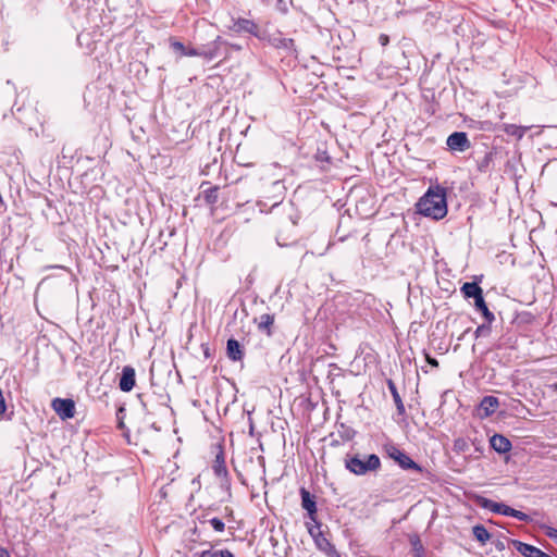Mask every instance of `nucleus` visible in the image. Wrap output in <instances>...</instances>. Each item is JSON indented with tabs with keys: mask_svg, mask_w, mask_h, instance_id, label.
<instances>
[{
	"mask_svg": "<svg viewBox=\"0 0 557 557\" xmlns=\"http://www.w3.org/2000/svg\"><path fill=\"white\" fill-rule=\"evenodd\" d=\"M420 214L442 220L447 214L446 189L441 185L430 186L426 193L417 202Z\"/></svg>",
	"mask_w": 557,
	"mask_h": 557,
	"instance_id": "nucleus-1",
	"label": "nucleus"
},
{
	"mask_svg": "<svg viewBox=\"0 0 557 557\" xmlns=\"http://www.w3.org/2000/svg\"><path fill=\"white\" fill-rule=\"evenodd\" d=\"M345 467L356 475H364L369 472L377 471L381 468V460L375 454H370L363 458L359 455H347L345 458Z\"/></svg>",
	"mask_w": 557,
	"mask_h": 557,
	"instance_id": "nucleus-2",
	"label": "nucleus"
},
{
	"mask_svg": "<svg viewBox=\"0 0 557 557\" xmlns=\"http://www.w3.org/2000/svg\"><path fill=\"white\" fill-rule=\"evenodd\" d=\"M258 39L262 42H267L269 46L275 49L285 51L289 55H297V49L294 39L285 38L280 30L270 33L268 29H262Z\"/></svg>",
	"mask_w": 557,
	"mask_h": 557,
	"instance_id": "nucleus-3",
	"label": "nucleus"
},
{
	"mask_svg": "<svg viewBox=\"0 0 557 557\" xmlns=\"http://www.w3.org/2000/svg\"><path fill=\"white\" fill-rule=\"evenodd\" d=\"M212 470L220 479V486L225 490H230L231 487V480L228 475V471L225 463V456L222 448L219 449L218 454L215 455V459L212 465Z\"/></svg>",
	"mask_w": 557,
	"mask_h": 557,
	"instance_id": "nucleus-4",
	"label": "nucleus"
},
{
	"mask_svg": "<svg viewBox=\"0 0 557 557\" xmlns=\"http://www.w3.org/2000/svg\"><path fill=\"white\" fill-rule=\"evenodd\" d=\"M51 407L62 420L72 419L76 412L75 403L70 398H54Z\"/></svg>",
	"mask_w": 557,
	"mask_h": 557,
	"instance_id": "nucleus-5",
	"label": "nucleus"
},
{
	"mask_svg": "<svg viewBox=\"0 0 557 557\" xmlns=\"http://www.w3.org/2000/svg\"><path fill=\"white\" fill-rule=\"evenodd\" d=\"M446 145L451 151L463 152L471 147V143L465 132H454L447 137Z\"/></svg>",
	"mask_w": 557,
	"mask_h": 557,
	"instance_id": "nucleus-6",
	"label": "nucleus"
},
{
	"mask_svg": "<svg viewBox=\"0 0 557 557\" xmlns=\"http://www.w3.org/2000/svg\"><path fill=\"white\" fill-rule=\"evenodd\" d=\"M389 457L405 470L422 471V468L416 461H413L405 451L396 447H392L389 450Z\"/></svg>",
	"mask_w": 557,
	"mask_h": 557,
	"instance_id": "nucleus-7",
	"label": "nucleus"
},
{
	"mask_svg": "<svg viewBox=\"0 0 557 557\" xmlns=\"http://www.w3.org/2000/svg\"><path fill=\"white\" fill-rule=\"evenodd\" d=\"M233 29L237 33H247L259 38L262 28L259 27L253 21L248 18H238L234 22Z\"/></svg>",
	"mask_w": 557,
	"mask_h": 557,
	"instance_id": "nucleus-8",
	"label": "nucleus"
},
{
	"mask_svg": "<svg viewBox=\"0 0 557 557\" xmlns=\"http://www.w3.org/2000/svg\"><path fill=\"white\" fill-rule=\"evenodd\" d=\"M135 377H136L135 369L131 366H125L122 369L121 377L119 381L120 389L125 393L131 392L134 388L135 383H136Z\"/></svg>",
	"mask_w": 557,
	"mask_h": 557,
	"instance_id": "nucleus-9",
	"label": "nucleus"
},
{
	"mask_svg": "<svg viewBox=\"0 0 557 557\" xmlns=\"http://www.w3.org/2000/svg\"><path fill=\"white\" fill-rule=\"evenodd\" d=\"M300 496H301V506L305 510H307L310 519L312 521H315L317 517V504L314 500V496L310 494L309 491H307L305 487L300 488Z\"/></svg>",
	"mask_w": 557,
	"mask_h": 557,
	"instance_id": "nucleus-10",
	"label": "nucleus"
},
{
	"mask_svg": "<svg viewBox=\"0 0 557 557\" xmlns=\"http://www.w3.org/2000/svg\"><path fill=\"white\" fill-rule=\"evenodd\" d=\"M226 356L232 361H242L245 352L243 346L235 338H228L226 343Z\"/></svg>",
	"mask_w": 557,
	"mask_h": 557,
	"instance_id": "nucleus-11",
	"label": "nucleus"
},
{
	"mask_svg": "<svg viewBox=\"0 0 557 557\" xmlns=\"http://www.w3.org/2000/svg\"><path fill=\"white\" fill-rule=\"evenodd\" d=\"M490 445L498 454H506L510 451L512 447L511 442L502 434H494L490 438Z\"/></svg>",
	"mask_w": 557,
	"mask_h": 557,
	"instance_id": "nucleus-12",
	"label": "nucleus"
},
{
	"mask_svg": "<svg viewBox=\"0 0 557 557\" xmlns=\"http://www.w3.org/2000/svg\"><path fill=\"white\" fill-rule=\"evenodd\" d=\"M499 406V400L495 396H484L479 405V410L482 411V417L492 416Z\"/></svg>",
	"mask_w": 557,
	"mask_h": 557,
	"instance_id": "nucleus-13",
	"label": "nucleus"
},
{
	"mask_svg": "<svg viewBox=\"0 0 557 557\" xmlns=\"http://www.w3.org/2000/svg\"><path fill=\"white\" fill-rule=\"evenodd\" d=\"M221 45H222L221 38L216 37V39L214 41H212L211 44H209L207 46H201L200 47L201 57L207 60L215 59L216 57L220 55L219 50H220Z\"/></svg>",
	"mask_w": 557,
	"mask_h": 557,
	"instance_id": "nucleus-14",
	"label": "nucleus"
},
{
	"mask_svg": "<svg viewBox=\"0 0 557 557\" xmlns=\"http://www.w3.org/2000/svg\"><path fill=\"white\" fill-rule=\"evenodd\" d=\"M465 298H473L474 301L483 296V290L476 282H466L461 286Z\"/></svg>",
	"mask_w": 557,
	"mask_h": 557,
	"instance_id": "nucleus-15",
	"label": "nucleus"
},
{
	"mask_svg": "<svg viewBox=\"0 0 557 557\" xmlns=\"http://www.w3.org/2000/svg\"><path fill=\"white\" fill-rule=\"evenodd\" d=\"M387 387L392 394L398 414H405V406L393 380H387Z\"/></svg>",
	"mask_w": 557,
	"mask_h": 557,
	"instance_id": "nucleus-16",
	"label": "nucleus"
},
{
	"mask_svg": "<svg viewBox=\"0 0 557 557\" xmlns=\"http://www.w3.org/2000/svg\"><path fill=\"white\" fill-rule=\"evenodd\" d=\"M474 306H475V309L481 312V314L483 315V318L486 322L493 323L495 321V315L488 309L483 296L474 301Z\"/></svg>",
	"mask_w": 557,
	"mask_h": 557,
	"instance_id": "nucleus-17",
	"label": "nucleus"
},
{
	"mask_svg": "<svg viewBox=\"0 0 557 557\" xmlns=\"http://www.w3.org/2000/svg\"><path fill=\"white\" fill-rule=\"evenodd\" d=\"M274 324V315L264 313L260 315L258 322V329L261 332H264L268 336L272 335V326Z\"/></svg>",
	"mask_w": 557,
	"mask_h": 557,
	"instance_id": "nucleus-18",
	"label": "nucleus"
},
{
	"mask_svg": "<svg viewBox=\"0 0 557 557\" xmlns=\"http://www.w3.org/2000/svg\"><path fill=\"white\" fill-rule=\"evenodd\" d=\"M475 502L479 507L490 510L494 513H498L499 509L502 508L500 507L502 503L494 502V500L483 497V496H478Z\"/></svg>",
	"mask_w": 557,
	"mask_h": 557,
	"instance_id": "nucleus-19",
	"label": "nucleus"
},
{
	"mask_svg": "<svg viewBox=\"0 0 557 557\" xmlns=\"http://www.w3.org/2000/svg\"><path fill=\"white\" fill-rule=\"evenodd\" d=\"M495 154H496L495 151L490 150L483 156L482 159L478 160V162H476L478 171L481 173H486L492 166Z\"/></svg>",
	"mask_w": 557,
	"mask_h": 557,
	"instance_id": "nucleus-20",
	"label": "nucleus"
},
{
	"mask_svg": "<svg viewBox=\"0 0 557 557\" xmlns=\"http://www.w3.org/2000/svg\"><path fill=\"white\" fill-rule=\"evenodd\" d=\"M315 547L323 552L325 555H327L331 549H333L335 546L324 536L323 533H317V536H314L313 540Z\"/></svg>",
	"mask_w": 557,
	"mask_h": 557,
	"instance_id": "nucleus-21",
	"label": "nucleus"
},
{
	"mask_svg": "<svg viewBox=\"0 0 557 557\" xmlns=\"http://www.w3.org/2000/svg\"><path fill=\"white\" fill-rule=\"evenodd\" d=\"M472 533L475 540L481 544H485L491 539L490 532L482 524L474 525L472 528Z\"/></svg>",
	"mask_w": 557,
	"mask_h": 557,
	"instance_id": "nucleus-22",
	"label": "nucleus"
},
{
	"mask_svg": "<svg viewBox=\"0 0 557 557\" xmlns=\"http://www.w3.org/2000/svg\"><path fill=\"white\" fill-rule=\"evenodd\" d=\"M219 186H211L202 191V197L208 205H214L219 200Z\"/></svg>",
	"mask_w": 557,
	"mask_h": 557,
	"instance_id": "nucleus-23",
	"label": "nucleus"
},
{
	"mask_svg": "<svg viewBox=\"0 0 557 557\" xmlns=\"http://www.w3.org/2000/svg\"><path fill=\"white\" fill-rule=\"evenodd\" d=\"M194 557H234V554L228 549H207L201 553L195 554Z\"/></svg>",
	"mask_w": 557,
	"mask_h": 557,
	"instance_id": "nucleus-24",
	"label": "nucleus"
},
{
	"mask_svg": "<svg viewBox=\"0 0 557 557\" xmlns=\"http://www.w3.org/2000/svg\"><path fill=\"white\" fill-rule=\"evenodd\" d=\"M469 447H470L469 440H467L465 437H457L454 440L453 450L456 454H465L469 450Z\"/></svg>",
	"mask_w": 557,
	"mask_h": 557,
	"instance_id": "nucleus-25",
	"label": "nucleus"
},
{
	"mask_svg": "<svg viewBox=\"0 0 557 557\" xmlns=\"http://www.w3.org/2000/svg\"><path fill=\"white\" fill-rule=\"evenodd\" d=\"M410 544L412 546V552L414 557H424V547L421 543V540L418 535H413L410 537Z\"/></svg>",
	"mask_w": 557,
	"mask_h": 557,
	"instance_id": "nucleus-26",
	"label": "nucleus"
},
{
	"mask_svg": "<svg viewBox=\"0 0 557 557\" xmlns=\"http://www.w3.org/2000/svg\"><path fill=\"white\" fill-rule=\"evenodd\" d=\"M469 443H471V445L474 447V451L476 453V455H474V456L471 455L470 457L473 459L480 458V456L483 454V449H484L483 441L475 436L473 438H470Z\"/></svg>",
	"mask_w": 557,
	"mask_h": 557,
	"instance_id": "nucleus-27",
	"label": "nucleus"
},
{
	"mask_svg": "<svg viewBox=\"0 0 557 557\" xmlns=\"http://www.w3.org/2000/svg\"><path fill=\"white\" fill-rule=\"evenodd\" d=\"M170 47L172 50L180 54V57H184L186 52V47L183 42L176 40L175 38H170Z\"/></svg>",
	"mask_w": 557,
	"mask_h": 557,
	"instance_id": "nucleus-28",
	"label": "nucleus"
},
{
	"mask_svg": "<svg viewBox=\"0 0 557 557\" xmlns=\"http://www.w3.org/2000/svg\"><path fill=\"white\" fill-rule=\"evenodd\" d=\"M491 325H492V323H488L486 321H485V323L479 325L474 332L475 337L488 336L492 331Z\"/></svg>",
	"mask_w": 557,
	"mask_h": 557,
	"instance_id": "nucleus-29",
	"label": "nucleus"
},
{
	"mask_svg": "<svg viewBox=\"0 0 557 557\" xmlns=\"http://www.w3.org/2000/svg\"><path fill=\"white\" fill-rule=\"evenodd\" d=\"M313 522H314V524L307 523V529H308L310 536L314 540V536H317V533H323V532L321 531V523L318 522L317 520Z\"/></svg>",
	"mask_w": 557,
	"mask_h": 557,
	"instance_id": "nucleus-30",
	"label": "nucleus"
},
{
	"mask_svg": "<svg viewBox=\"0 0 557 557\" xmlns=\"http://www.w3.org/2000/svg\"><path fill=\"white\" fill-rule=\"evenodd\" d=\"M209 522L216 532H223L225 529L224 522L219 518H212L209 520Z\"/></svg>",
	"mask_w": 557,
	"mask_h": 557,
	"instance_id": "nucleus-31",
	"label": "nucleus"
},
{
	"mask_svg": "<svg viewBox=\"0 0 557 557\" xmlns=\"http://www.w3.org/2000/svg\"><path fill=\"white\" fill-rule=\"evenodd\" d=\"M290 1H288V0H276L275 8L280 13L286 14L288 12V3Z\"/></svg>",
	"mask_w": 557,
	"mask_h": 557,
	"instance_id": "nucleus-32",
	"label": "nucleus"
},
{
	"mask_svg": "<svg viewBox=\"0 0 557 557\" xmlns=\"http://www.w3.org/2000/svg\"><path fill=\"white\" fill-rule=\"evenodd\" d=\"M544 534L554 540L557 544V529L553 528V527H549V525H545L544 527Z\"/></svg>",
	"mask_w": 557,
	"mask_h": 557,
	"instance_id": "nucleus-33",
	"label": "nucleus"
},
{
	"mask_svg": "<svg viewBox=\"0 0 557 557\" xmlns=\"http://www.w3.org/2000/svg\"><path fill=\"white\" fill-rule=\"evenodd\" d=\"M511 517L518 519L519 521H523V522H528L530 520L529 515H527L523 511L517 510V509L513 510Z\"/></svg>",
	"mask_w": 557,
	"mask_h": 557,
	"instance_id": "nucleus-34",
	"label": "nucleus"
},
{
	"mask_svg": "<svg viewBox=\"0 0 557 557\" xmlns=\"http://www.w3.org/2000/svg\"><path fill=\"white\" fill-rule=\"evenodd\" d=\"M500 509H499V512L498 515H503V516H507V517H511L512 516V512H513V508L509 507L508 505L502 503L500 505Z\"/></svg>",
	"mask_w": 557,
	"mask_h": 557,
	"instance_id": "nucleus-35",
	"label": "nucleus"
},
{
	"mask_svg": "<svg viewBox=\"0 0 557 557\" xmlns=\"http://www.w3.org/2000/svg\"><path fill=\"white\" fill-rule=\"evenodd\" d=\"M185 55L186 57H201L200 47H198V48H186Z\"/></svg>",
	"mask_w": 557,
	"mask_h": 557,
	"instance_id": "nucleus-36",
	"label": "nucleus"
},
{
	"mask_svg": "<svg viewBox=\"0 0 557 557\" xmlns=\"http://www.w3.org/2000/svg\"><path fill=\"white\" fill-rule=\"evenodd\" d=\"M425 359L430 366L434 368L438 367V361L435 358L431 357L429 354H425Z\"/></svg>",
	"mask_w": 557,
	"mask_h": 557,
	"instance_id": "nucleus-37",
	"label": "nucleus"
},
{
	"mask_svg": "<svg viewBox=\"0 0 557 557\" xmlns=\"http://www.w3.org/2000/svg\"><path fill=\"white\" fill-rule=\"evenodd\" d=\"M379 42L382 45V46H387L388 42H389V37L385 34H381L379 36Z\"/></svg>",
	"mask_w": 557,
	"mask_h": 557,
	"instance_id": "nucleus-38",
	"label": "nucleus"
},
{
	"mask_svg": "<svg viewBox=\"0 0 557 557\" xmlns=\"http://www.w3.org/2000/svg\"><path fill=\"white\" fill-rule=\"evenodd\" d=\"M495 547H496L497 550L502 552V550L505 549V544H504L503 541L498 540V541L495 542Z\"/></svg>",
	"mask_w": 557,
	"mask_h": 557,
	"instance_id": "nucleus-39",
	"label": "nucleus"
},
{
	"mask_svg": "<svg viewBox=\"0 0 557 557\" xmlns=\"http://www.w3.org/2000/svg\"><path fill=\"white\" fill-rule=\"evenodd\" d=\"M326 556L327 557H342L335 547L333 549H331V552Z\"/></svg>",
	"mask_w": 557,
	"mask_h": 557,
	"instance_id": "nucleus-40",
	"label": "nucleus"
},
{
	"mask_svg": "<svg viewBox=\"0 0 557 557\" xmlns=\"http://www.w3.org/2000/svg\"><path fill=\"white\" fill-rule=\"evenodd\" d=\"M0 557H11L7 548L0 547Z\"/></svg>",
	"mask_w": 557,
	"mask_h": 557,
	"instance_id": "nucleus-41",
	"label": "nucleus"
},
{
	"mask_svg": "<svg viewBox=\"0 0 557 557\" xmlns=\"http://www.w3.org/2000/svg\"><path fill=\"white\" fill-rule=\"evenodd\" d=\"M273 187L277 189H284V186L280 181L274 182Z\"/></svg>",
	"mask_w": 557,
	"mask_h": 557,
	"instance_id": "nucleus-42",
	"label": "nucleus"
},
{
	"mask_svg": "<svg viewBox=\"0 0 557 557\" xmlns=\"http://www.w3.org/2000/svg\"><path fill=\"white\" fill-rule=\"evenodd\" d=\"M264 4H269L272 0H260Z\"/></svg>",
	"mask_w": 557,
	"mask_h": 557,
	"instance_id": "nucleus-43",
	"label": "nucleus"
},
{
	"mask_svg": "<svg viewBox=\"0 0 557 557\" xmlns=\"http://www.w3.org/2000/svg\"><path fill=\"white\" fill-rule=\"evenodd\" d=\"M555 389H557V385H555Z\"/></svg>",
	"mask_w": 557,
	"mask_h": 557,
	"instance_id": "nucleus-44",
	"label": "nucleus"
}]
</instances>
